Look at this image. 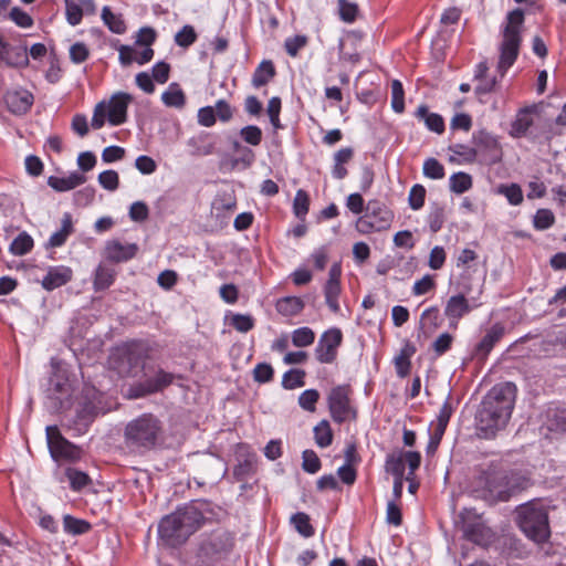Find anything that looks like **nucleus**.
<instances>
[{"instance_id": "obj_21", "label": "nucleus", "mask_w": 566, "mask_h": 566, "mask_svg": "<svg viewBox=\"0 0 566 566\" xmlns=\"http://www.w3.org/2000/svg\"><path fill=\"white\" fill-rule=\"evenodd\" d=\"M86 181L83 174L74 171L66 177L50 176L48 185L56 191H69L72 190Z\"/></svg>"}, {"instance_id": "obj_2", "label": "nucleus", "mask_w": 566, "mask_h": 566, "mask_svg": "<svg viewBox=\"0 0 566 566\" xmlns=\"http://www.w3.org/2000/svg\"><path fill=\"white\" fill-rule=\"evenodd\" d=\"M524 25V11L514 9L506 14L501 27V41L499 44L497 72L503 77L506 71L515 63L522 44Z\"/></svg>"}, {"instance_id": "obj_16", "label": "nucleus", "mask_w": 566, "mask_h": 566, "mask_svg": "<svg viewBox=\"0 0 566 566\" xmlns=\"http://www.w3.org/2000/svg\"><path fill=\"white\" fill-rule=\"evenodd\" d=\"M472 143L478 149V157H490L491 163H496L501 158V148L499 140L492 134L485 130H479L472 135Z\"/></svg>"}, {"instance_id": "obj_4", "label": "nucleus", "mask_w": 566, "mask_h": 566, "mask_svg": "<svg viewBox=\"0 0 566 566\" xmlns=\"http://www.w3.org/2000/svg\"><path fill=\"white\" fill-rule=\"evenodd\" d=\"M161 433L160 421L150 413L132 420L125 428L126 443L132 448L151 449Z\"/></svg>"}, {"instance_id": "obj_40", "label": "nucleus", "mask_w": 566, "mask_h": 566, "mask_svg": "<svg viewBox=\"0 0 566 566\" xmlns=\"http://www.w3.org/2000/svg\"><path fill=\"white\" fill-rule=\"evenodd\" d=\"M33 248V239L27 232L20 233L10 244L9 251L13 255H24Z\"/></svg>"}, {"instance_id": "obj_5", "label": "nucleus", "mask_w": 566, "mask_h": 566, "mask_svg": "<svg viewBox=\"0 0 566 566\" xmlns=\"http://www.w3.org/2000/svg\"><path fill=\"white\" fill-rule=\"evenodd\" d=\"M72 395L73 388L66 369L54 366L45 389L48 407L54 412L66 410L72 405Z\"/></svg>"}, {"instance_id": "obj_18", "label": "nucleus", "mask_w": 566, "mask_h": 566, "mask_svg": "<svg viewBox=\"0 0 566 566\" xmlns=\"http://www.w3.org/2000/svg\"><path fill=\"white\" fill-rule=\"evenodd\" d=\"M34 97L28 90H12L6 93L4 103L14 115H23L33 105Z\"/></svg>"}, {"instance_id": "obj_48", "label": "nucleus", "mask_w": 566, "mask_h": 566, "mask_svg": "<svg viewBox=\"0 0 566 566\" xmlns=\"http://www.w3.org/2000/svg\"><path fill=\"white\" fill-rule=\"evenodd\" d=\"M422 171L427 178L436 180L442 179L446 175L443 165L433 157L424 160Z\"/></svg>"}, {"instance_id": "obj_6", "label": "nucleus", "mask_w": 566, "mask_h": 566, "mask_svg": "<svg viewBox=\"0 0 566 566\" xmlns=\"http://www.w3.org/2000/svg\"><path fill=\"white\" fill-rule=\"evenodd\" d=\"M233 545L234 538L229 532L217 531L202 539L197 556L202 565H210L227 556Z\"/></svg>"}, {"instance_id": "obj_8", "label": "nucleus", "mask_w": 566, "mask_h": 566, "mask_svg": "<svg viewBox=\"0 0 566 566\" xmlns=\"http://www.w3.org/2000/svg\"><path fill=\"white\" fill-rule=\"evenodd\" d=\"M352 389L348 385L334 387L328 395V408L333 420L337 423L356 419V410L350 401Z\"/></svg>"}, {"instance_id": "obj_44", "label": "nucleus", "mask_w": 566, "mask_h": 566, "mask_svg": "<svg viewBox=\"0 0 566 566\" xmlns=\"http://www.w3.org/2000/svg\"><path fill=\"white\" fill-rule=\"evenodd\" d=\"M291 523L295 530L304 537H311L314 535V528L311 525L310 516L306 513L298 512L292 515Z\"/></svg>"}, {"instance_id": "obj_58", "label": "nucleus", "mask_w": 566, "mask_h": 566, "mask_svg": "<svg viewBox=\"0 0 566 566\" xmlns=\"http://www.w3.org/2000/svg\"><path fill=\"white\" fill-rule=\"evenodd\" d=\"M450 150L461 157L465 163H473L478 158V149L465 144H454Z\"/></svg>"}, {"instance_id": "obj_46", "label": "nucleus", "mask_w": 566, "mask_h": 566, "mask_svg": "<svg viewBox=\"0 0 566 566\" xmlns=\"http://www.w3.org/2000/svg\"><path fill=\"white\" fill-rule=\"evenodd\" d=\"M315 340V333L310 327H300L292 332V343L296 347H307Z\"/></svg>"}, {"instance_id": "obj_19", "label": "nucleus", "mask_w": 566, "mask_h": 566, "mask_svg": "<svg viewBox=\"0 0 566 566\" xmlns=\"http://www.w3.org/2000/svg\"><path fill=\"white\" fill-rule=\"evenodd\" d=\"M138 251L136 243H122L109 240L105 245V256L113 262H126L133 259Z\"/></svg>"}, {"instance_id": "obj_9", "label": "nucleus", "mask_w": 566, "mask_h": 566, "mask_svg": "<svg viewBox=\"0 0 566 566\" xmlns=\"http://www.w3.org/2000/svg\"><path fill=\"white\" fill-rule=\"evenodd\" d=\"M46 440L54 461L76 462L81 459L82 450L66 440L56 426L46 427Z\"/></svg>"}, {"instance_id": "obj_61", "label": "nucleus", "mask_w": 566, "mask_h": 566, "mask_svg": "<svg viewBox=\"0 0 566 566\" xmlns=\"http://www.w3.org/2000/svg\"><path fill=\"white\" fill-rule=\"evenodd\" d=\"M307 44V36L306 35H295L287 38L284 42V48L286 53L295 57L300 50H302Z\"/></svg>"}, {"instance_id": "obj_42", "label": "nucleus", "mask_w": 566, "mask_h": 566, "mask_svg": "<svg viewBox=\"0 0 566 566\" xmlns=\"http://www.w3.org/2000/svg\"><path fill=\"white\" fill-rule=\"evenodd\" d=\"M207 135H199L191 137L187 144L191 148V153L195 156H207L212 154L213 151V144L212 143H206Z\"/></svg>"}, {"instance_id": "obj_37", "label": "nucleus", "mask_w": 566, "mask_h": 566, "mask_svg": "<svg viewBox=\"0 0 566 566\" xmlns=\"http://www.w3.org/2000/svg\"><path fill=\"white\" fill-rule=\"evenodd\" d=\"M340 291V283L326 282L324 285L325 302L333 313H338L340 310L338 303Z\"/></svg>"}, {"instance_id": "obj_27", "label": "nucleus", "mask_w": 566, "mask_h": 566, "mask_svg": "<svg viewBox=\"0 0 566 566\" xmlns=\"http://www.w3.org/2000/svg\"><path fill=\"white\" fill-rule=\"evenodd\" d=\"M174 379V374L159 369L154 377L145 380L144 387L148 394L157 392L169 386Z\"/></svg>"}, {"instance_id": "obj_11", "label": "nucleus", "mask_w": 566, "mask_h": 566, "mask_svg": "<svg viewBox=\"0 0 566 566\" xmlns=\"http://www.w3.org/2000/svg\"><path fill=\"white\" fill-rule=\"evenodd\" d=\"M343 342L342 331L332 327L325 331L318 338L314 354L321 364H333L337 358L338 348Z\"/></svg>"}, {"instance_id": "obj_20", "label": "nucleus", "mask_w": 566, "mask_h": 566, "mask_svg": "<svg viewBox=\"0 0 566 566\" xmlns=\"http://www.w3.org/2000/svg\"><path fill=\"white\" fill-rule=\"evenodd\" d=\"M463 534L467 539L481 546L489 545L493 539L492 531L482 522L464 524Z\"/></svg>"}, {"instance_id": "obj_64", "label": "nucleus", "mask_w": 566, "mask_h": 566, "mask_svg": "<svg viewBox=\"0 0 566 566\" xmlns=\"http://www.w3.org/2000/svg\"><path fill=\"white\" fill-rule=\"evenodd\" d=\"M453 336L449 333H442L438 336V338L432 343V349L437 356H442L446 354L452 346Z\"/></svg>"}, {"instance_id": "obj_36", "label": "nucleus", "mask_w": 566, "mask_h": 566, "mask_svg": "<svg viewBox=\"0 0 566 566\" xmlns=\"http://www.w3.org/2000/svg\"><path fill=\"white\" fill-rule=\"evenodd\" d=\"M72 232V220L69 213H65L62 219V227L59 231L54 232L49 239V245L52 248L61 247L65 243L67 237Z\"/></svg>"}, {"instance_id": "obj_57", "label": "nucleus", "mask_w": 566, "mask_h": 566, "mask_svg": "<svg viewBox=\"0 0 566 566\" xmlns=\"http://www.w3.org/2000/svg\"><path fill=\"white\" fill-rule=\"evenodd\" d=\"M426 199V188L422 185H413L409 191L408 202L412 210H419L423 207Z\"/></svg>"}, {"instance_id": "obj_60", "label": "nucleus", "mask_w": 566, "mask_h": 566, "mask_svg": "<svg viewBox=\"0 0 566 566\" xmlns=\"http://www.w3.org/2000/svg\"><path fill=\"white\" fill-rule=\"evenodd\" d=\"M231 326L240 333H248L254 327V319L251 315L234 314L231 317Z\"/></svg>"}, {"instance_id": "obj_23", "label": "nucleus", "mask_w": 566, "mask_h": 566, "mask_svg": "<svg viewBox=\"0 0 566 566\" xmlns=\"http://www.w3.org/2000/svg\"><path fill=\"white\" fill-rule=\"evenodd\" d=\"M415 116L418 119L423 120L429 130L437 134H442L444 132V120L442 116L437 113H430L426 105L418 106Z\"/></svg>"}, {"instance_id": "obj_12", "label": "nucleus", "mask_w": 566, "mask_h": 566, "mask_svg": "<svg viewBox=\"0 0 566 566\" xmlns=\"http://www.w3.org/2000/svg\"><path fill=\"white\" fill-rule=\"evenodd\" d=\"M363 33L359 31H348L338 41L339 60L356 64L361 59Z\"/></svg>"}, {"instance_id": "obj_31", "label": "nucleus", "mask_w": 566, "mask_h": 566, "mask_svg": "<svg viewBox=\"0 0 566 566\" xmlns=\"http://www.w3.org/2000/svg\"><path fill=\"white\" fill-rule=\"evenodd\" d=\"M275 75V69L271 61H263L256 67L252 76V84L255 88L268 84Z\"/></svg>"}, {"instance_id": "obj_25", "label": "nucleus", "mask_w": 566, "mask_h": 566, "mask_svg": "<svg viewBox=\"0 0 566 566\" xmlns=\"http://www.w3.org/2000/svg\"><path fill=\"white\" fill-rule=\"evenodd\" d=\"M504 335V328L500 324H494L483 336L481 342L476 346V350L479 354L486 356L494 345L502 338Z\"/></svg>"}, {"instance_id": "obj_43", "label": "nucleus", "mask_w": 566, "mask_h": 566, "mask_svg": "<svg viewBox=\"0 0 566 566\" xmlns=\"http://www.w3.org/2000/svg\"><path fill=\"white\" fill-rule=\"evenodd\" d=\"M452 412H453V409H452L450 401L446 400L439 410V415L437 417L436 423H432V426L434 427L433 429H437L438 438L443 437L447 426L452 416Z\"/></svg>"}, {"instance_id": "obj_50", "label": "nucleus", "mask_w": 566, "mask_h": 566, "mask_svg": "<svg viewBox=\"0 0 566 566\" xmlns=\"http://www.w3.org/2000/svg\"><path fill=\"white\" fill-rule=\"evenodd\" d=\"M555 223V216L549 209H538L533 219V226L536 230H546Z\"/></svg>"}, {"instance_id": "obj_63", "label": "nucleus", "mask_w": 566, "mask_h": 566, "mask_svg": "<svg viewBox=\"0 0 566 566\" xmlns=\"http://www.w3.org/2000/svg\"><path fill=\"white\" fill-rule=\"evenodd\" d=\"M319 394L316 389H307L300 395L298 403L304 410L312 412L315 410Z\"/></svg>"}, {"instance_id": "obj_22", "label": "nucleus", "mask_w": 566, "mask_h": 566, "mask_svg": "<svg viewBox=\"0 0 566 566\" xmlns=\"http://www.w3.org/2000/svg\"><path fill=\"white\" fill-rule=\"evenodd\" d=\"M72 279V271L69 268H52L42 280V286L52 291L64 284Z\"/></svg>"}, {"instance_id": "obj_62", "label": "nucleus", "mask_w": 566, "mask_h": 566, "mask_svg": "<svg viewBox=\"0 0 566 566\" xmlns=\"http://www.w3.org/2000/svg\"><path fill=\"white\" fill-rule=\"evenodd\" d=\"M99 185L109 191H114L118 188L119 177L115 170H105L98 175Z\"/></svg>"}, {"instance_id": "obj_30", "label": "nucleus", "mask_w": 566, "mask_h": 566, "mask_svg": "<svg viewBox=\"0 0 566 566\" xmlns=\"http://www.w3.org/2000/svg\"><path fill=\"white\" fill-rule=\"evenodd\" d=\"M304 302L297 296H285L276 302V310L284 316H294L302 312Z\"/></svg>"}, {"instance_id": "obj_59", "label": "nucleus", "mask_w": 566, "mask_h": 566, "mask_svg": "<svg viewBox=\"0 0 566 566\" xmlns=\"http://www.w3.org/2000/svg\"><path fill=\"white\" fill-rule=\"evenodd\" d=\"M386 470L391 473L395 479H403L405 460L402 455H389L386 461Z\"/></svg>"}, {"instance_id": "obj_13", "label": "nucleus", "mask_w": 566, "mask_h": 566, "mask_svg": "<svg viewBox=\"0 0 566 566\" xmlns=\"http://www.w3.org/2000/svg\"><path fill=\"white\" fill-rule=\"evenodd\" d=\"M133 96L128 93L118 92L112 95L106 103L107 120L113 126L122 125L127 119V108Z\"/></svg>"}, {"instance_id": "obj_55", "label": "nucleus", "mask_w": 566, "mask_h": 566, "mask_svg": "<svg viewBox=\"0 0 566 566\" xmlns=\"http://www.w3.org/2000/svg\"><path fill=\"white\" fill-rule=\"evenodd\" d=\"M302 460V468L305 472L315 474L321 470V460L313 450H304Z\"/></svg>"}, {"instance_id": "obj_15", "label": "nucleus", "mask_w": 566, "mask_h": 566, "mask_svg": "<svg viewBox=\"0 0 566 566\" xmlns=\"http://www.w3.org/2000/svg\"><path fill=\"white\" fill-rule=\"evenodd\" d=\"M158 534L160 538L169 546H179L184 544L188 537L184 534L181 524L170 514L165 516L158 525Z\"/></svg>"}, {"instance_id": "obj_14", "label": "nucleus", "mask_w": 566, "mask_h": 566, "mask_svg": "<svg viewBox=\"0 0 566 566\" xmlns=\"http://www.w3.org/2000/svg\"><path fill=\"white\" fill-rule=\"evenodd\" d=\"M473 307L463 294L450 296L446 302L443 311L444 316L449 321V327L457 329L460 319L468 315Z\"/></svg>"}, {"instance_id": "obj_10", "label": "nucleus", "mask_w": 566, "mask_h": 566, "mask_svg": "<svg viewBox=\"0 0 566 566\" xmlns=\"http://www.w3.org/2000/svg\"><path fill=\"white\" fill-rule=\"evenodd\" d=\"M507 472L488 470L478 478V484L483 489L484 496L492 501L509 500Z\"/></svg>"}, {"instance_id": "obj_53", "label": "nucleus", "mask_w": 566, "mask_h": 566, "mask_svg": "<svg viewBox=\"0 0 566 566\" xmlns=\"http://www.w3.org/2000/svg\"><path fill=\"white\" fill-rule=\"evenodd\" d=\"M197 40V33L192 25H184L175 35V42L181 48H188Z\"/></svg>"}, {"instance_id": "obj_56", "label": "nucleus", "mask_w": 566, "mask_h": 566, "mask_svg": "<svg viewBox=\"0 0 566 566\" xmlns=\"http://www.w3.org/2000/svg\"><path fill=\"white\" fill-rule=\"evenodd\" d=\"M241 138L251 146H259L262 142V130L255 125H248L240 130Z\"/></svg>"}, {"instance_id": "obj_33", "label": "nucleus", "mask_w": 566, "mask_h": 566, "mask_svg": "<svg viewBox=\"0 0 566 566\" xmlns=\"http://www.w3.org/2000/svg\"><path fill=\"white\" fill-rule=\"evenodd\" d=\"M102 20L113 33L123 34L126 31L122 15L115 14L108 7L102 9Z\"/></svg>"}, {"instance_id": "obj_45", "label": "nucleus", "mask_w": 566, "mask_h": 566, "mask_svg": "<svg viewBox=\"0 0 566 566\" xmlns=\"http://www.w3.org/2000/svg\"><path fill=\"white\" fill-rule=\"evenodd\" d=\"M65 475L70 481L71 489L74 491H80L91 483V479L85 472L73 468H67Z\"/></svg>"}, {"instance_id": "obj_32", "label": "nucleus", "mask_w": 566, "mask_h": 566, "mask_svg": "<svg viewBox=\"0 0 566 566\" xmlns=\"http://www.w3.org/2000/svg\"><path fill=\"white\" fill-rule=\"evenodd\" d=\"M0 60L9 65H23L28 63L25 53L14 52V50L0 36Z\"/></svg>"}, {"instance_id": "obj_54", "label": "nucleus", "mask_w": 566, "mask_h": 566, "mask_svg": "<svg viewBox=\"0 0 566 566\" xmlns=\"http://www.w3.org/2000/svg\"><path fill=\"white\" fill-rule=\"evenodd\" d=\"M499 192L504 195L507 201L513 206H518L523 201V191L517 184H511L509 186L502 185L499 188Z\"/></svg>"}, {"instance_id": "obj_34", "label": "nucleus", "mask_w": 566, "mask_h": 566, "mask_svg": "<svg viewBox=\"0 0 566 566\" xmlns=\"http://www.w3.org/2000/svg\"><path fill=\"white\" fill-rule=\"evenodd\" d=\"M63 530L71 535H82L91 530V524L85 520L66 514L63 516Z\"/></svg>"}, {"instance_id": "obj_35", "label": "nucleus", "mask_w": 566, "mask_h": 566, "mask_svg": "<svg viewBox=\"0 0 566 566\" xmlns=\"http://www.w3.org/2000/svg\"><path fill=\"white\" fill-rule=\"evenodd\" d=\"M115 271L112 268L105 265H98L95 271L94 289L102 291L109 287L115 280Z\"/></svg>"}, {"instance_id": "obj_1", "label": "nucleus", "mask_w": 566, "mask_h": 566, "mask_svg": "<svg viewBox=\"0 0 566 566\" xmlns=\"http://www.w3.org/2000/svg\"><path fill=\"white\" fill-rule=\"evenodd\" d=\"M515 398L516 386L513 382L497 384L486 394L476 415V429L482 438H492L506 426Z\"/></svg>"}, {"instance_id": "obj_47", "label": "nucleus", "mask_w": 566, "mask_h": 566, "mask_svg": "<svg viewBox=\"0 0 566 566\" xmlns=\"http://www.w3.org/2000/svg\"><path fill=\"white\" fill-rule=\"evenodd\" d=\"M391 107L398 114L405 111V92L398 80L391 82Z\"/></svg>"}, {"instance_id": "obj_28", "label": "nucleus", "mask_w": 566, "mask_h": 566, "mask_svg": "<svg viewBox=\"0 0 566 566\" xmlns=\"http://www.w3.org/2000/svg\"><path fill=\"white\" fill-rule=\"evenodd\" d=\"M161 101L168 107L182 108L186 104V96L179 84L171 83L163 93Z\"/></svg>"}, {"instance_id": "obj_49", "label": "nucleus", "mask_w": 566, "mask_h": 566, "mask_svg": "<svg viewBox=\"0 0 566 566\" xmlns=\"http://www.w3.org/2000/svg\"><path fill=\"white\" fill-rule=\"evenodd\" d=\"M305 371L301 369H291L283 375L282 386L285 389H295L303 387L305 381Z\"/></svg>"}, {"instance_id": "obj_29", "label": "nucleus", "mask_w": 566, "mask_h": 566, "mask_svg": "<svg viewBox=\"0 0 566 566\" xmlns=\"http://www.w3.org/2000/svg\"><path fill=\"white\" fill-rule=\"evenodd\" d=\"M416 353V348L409 344H407L399 353L398 356L395 357V368L396 373L399 377L405 378L410 373V357Z\"/></svg>"}, {"instance_id": "obj_24", "label": "nucleus", "mask_w": 566, "mask_h": 566, "mask_svg": "<svg viewBox=\"0 0 566 566\" xmlns=\"http://www.w3.org/2000/svg\"><path fill=\"white\" fill-rule=\"evenodd\" d=\"M83 7L93 9V0H83L81 3L74 0H65V15L71 25L75 27L81 23L83 18Z\"/></svg>"}, {"instance_id": "obj_26", "label": "nucleus", "mask_w": 566, "mask_h": 566, "mask_svg": "<svg viewBox=\"0 0 566 566\" xmlns=\"http://www.w3.org/2000/svg\"><path fill=\"white\" fill-rule=\"evenodd\" d=\"M442 324L440 311L437 306L424 310L420 317V328L424 333L436 332Z\"/></svg>"}, {"instance_id": "obj_51", "label": "nucleus", "mask_w": 566, "mask_h": 566, "mask_svg": "<svg viewBox=\"0 0 566 566\" xmlns=\"http://www.w3.org/2000/svg\"><path fill=\"white\" fill-rule=\"evenodd\" d=\"M358 6L347 0H338V14L342 21L353 23L358 14Z\"/></svg>"}, {"instance_id": "obj_41", "label": "nucleus", "mask_w": 566, "mask_h": 566, "mask_svg": "<svg viewBox=\"0 0 566 566\" xmlns=\"http://www.w3.org/2000/svg\"><path fill=\"white\" fill-rule=\"evenodd\" d=\"M450 190L454 193H463L471 189L472 187V177L467 172H455L450 179Z\"/></svg>"}, {"instance_id": "obj_38", "label": "nucleus", "mask_w": 566, "mask_h": 566, "mask_svg": "<svg viewBox=\"0 0 566 566\" xmlns=\"http://www.w3.org/2000/svg\"><path fill=\"white\" fill-rule=\"evenodd\" d=\"M314 439L318 447L326 448L332 444L333 431L327 420H322L314 427Z\"/></svg>"}, {"instance_id": "obj_17", "label": "nucleus", "mask_w": 566, "mask_h": 566, "mask_svg": "<svg viewBox=\"0 0 566 566\" xmlns=\"http://www.w3.org/2000/svg\"><path fill=\"white\" fill-rule=\"evenodd\" d=\"M171 514L176 517L178 523L181 524L184 534H186L187 537L193 534L203 522L202 513L195 505L178 509Z\"/></svg>"}, {"instance_id": "obj_7", "label": "nucleus", "mask_w": 566, "mask_h": 566, "mask_svg": "<svg viewBox=\"0 0 566 566\" xmlns=\"http://www.w3.org/2000/svg\"><path fill=\"white\" fill-rule=\"evenodd\" d=\"M392 212L378 201H369L366 213L356 221V230L361 234L380 232L390 228Z\"/></svg>"}, {"instance_id": "obj_3", "label": "nucleus", "mask_w": 566, "mask_h": 566, "mask_svg": "<svg viewBox=\"0 0 566 566\" xmlns=\"http://www.w3.org/2000/svg\"><path fill=\"white\" fill-rule=\"evenodd\" d=\"M516 515L520 528L530 539L543 543L549 538L548 507L543 501L533 500L520 505Z\"/></svg>"}, {"instance_id": "obj_52", "label": "nucleus", "mask_w": 566, "mask_h": 566, "mask_svg": "<svg viewBox=\"0 0 566 566\" xmlns=\"http://www.w3.org/2000/svg\"><path fill=\"white\" fill-rule=\"evenodd\" d=\"M308 208L310 197L307 192L303 189H298L293 201V210L295 216L300 219H303L307 214Z\"/></svg>"}, {"instance_id": "obj_39", "label": "nucleus", "mask_w": 566, "mask_h": 566, "mask_svg": "<svg viewBox=\"0 0 566 566\" xmlns=\"http://www.w3.org/2000/svg\"><path fill=\"white\" fill-rule=\"evenodd\" d=\"M532 124L533 119L531 114L527 111H521L512 123L511 135L513 137H521L525 135Z\"/></svg>"}]
</instances>
